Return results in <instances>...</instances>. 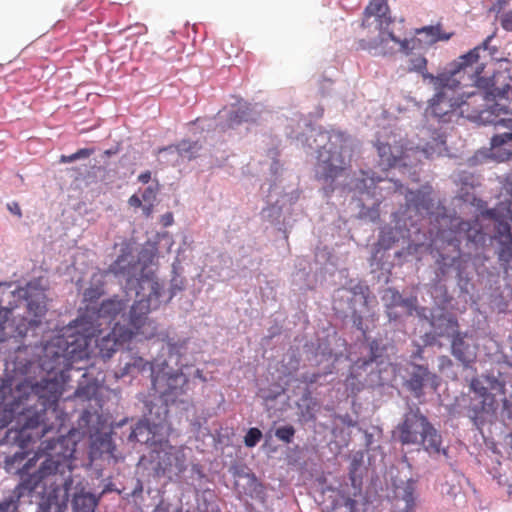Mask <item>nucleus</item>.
I'll return each mask as SVG.
<instances>
[{"label":"nucleus","instance_id":"1","mask_svg":"<svg viewBox=\"0 0 512 512\" xmlns=\"http://www.w3.org/2000/svg\"><path fill=\"white\" fill-rule=\"evenodd\" d=\"M127 306L128 300L118 297L104 300L99 307L88 305L86 315L64 327L44 344L39 357L40 368L52 378L59 379L63 385L77 381L75 396L83 400L91 399L105 376L101 371H96L94 365L77 364L88 358L89 343L95 332L102 333L100 327L103 324L110 326Z\"/></svg>","mask_w":512,"mask_h":512},{"label":"nucleus","instance_id":"2","mask_svg":"<svg viewBox=\"0 0 512 512\" xmlns=\"http://www.w3.org/2000/svg\"><path fill=\"white\" fill-rule=\"evenodd\" d=\"M62 393L63 384L59 379L52 377L42 378L35 382L25 379L10 388L8 394L5 391L3 392L1 427L15 422V426L5 432L4 442L15 444L19 448V450L5 458V469L8 473L20 474L21 479L27 475H32L30 469L36 465V462L41 464L47 455L46 445L61 438L41 442L39 452L25 461L27 453L23 449L27 440L31 437L27 431L38 428L45 422L46 412L56 410Z\"/></svg>","mask_w":512,"mask_h":512},{"label":"nucleus","instance_id":"3","mask_svg":"<svg viewBox=\"0 0 512 512\" xmlns=\"http://www.w3.org/2000/svg\"><path fill=\"white\" fill-rule=\"evenodd\" d=\"M437 228L430 237L431 254L438 266L437 282L430 290L438 306L447 305L451 297L441 282L450 277L457 280L461 292L469 293L470 277L467 272L468 261L472 260L479 275L488 272L484 265L489 257L485 254V245L491 237L483 232L478 220H463L455 214L446 213L443 208L436 212Z\"/></svg>","mask_w":512,"mask_h":512},{"label":"nucleus","instance_id":"4","mask_svg":"<svg viewBox=\"0 0 512 512\" xmlns=\"http://www.w3.org/2000/svg\"><path fill=\"white\" fill-rule=\"evenodd\" d=\"M47 455L40 464L43 487L38 512H95L100 496L92 492L89 481L75 471L76 442L70 436L46 445Z\"/></svg>","mask_w":512,"mask_h":512},{"label":"nucleus","instance_id":"5","mask_svg":"<svg viewBox=\"0 0 512 512\" xmlns=\"http://www.w3.org/2000/svg\"><path fill=\"white\" fill-rule=\"evenodd\" d=\"M339 186L344 191L359 196L356 201V206L360 208L358 215L360 218L369 219L370 221H376L379 218L378 207L382 200L388 194L396 192L405 197V211L413 210L415 214H425L429 217L432 226L429 230L431 235L438 226L435 216L440 207L446 213L453 214L442 203L434 201L431 197V187H422L417 190L406 189L398 180L376 176L371 170L360 169L351 176L345 177Z\"/></svg>","mask_w":512,"mask_h":512},{"label":"nucleus","instance_id":"6","mask_svg":"<svg viewBox=\"0 0 512 512\" xmlns=\"http://www.w3.org/2000/svg\"><path fill=\"white\" fill-rule=\"evenodd\" d=\"M111 272L121 283L125 282L124 289L127 296L134 294L135 301L129 314V326L134 336L151 339L157 334L155 321L147 315L151 310L157 309L162 303L160 286L153 276L144 274L141 264L131 253H123L109 267Z\"/></svg>","mask_w":512,"mask_h":512},{"label":"nucleus","instance_id":"7","mask_svg":"<svg viewBox=\"0 0 512 512\" xmlns=\"http://www.w3.org/2000/svg\"><path fill=\"white\" fill-rule=\"evenodd\" d=\"M466 68V82L477 90L467 92V99L484 103L474 110L468 118L478 123H499L496 111L512 115V76L508 68L485 70L486 66ZM503 120H501L502 122Z\"/></svg>","mask_w":512,"mask_h":512},{"label":"nucleus","instance_id":"8","mask_svg":"<svg viewBox=\"0 0 512 512\" xmlns=\"http://www.w3.org/2000/svg\"><path fill=\"white\" fill-rule=\"evenodd\" d=\"M310 149L317 152L315 175L327 187L325 192H333L338 184L336 180L343 176L359 153V141L339 130L311 129L306 138Z\"/></svg>","mask_w":512,"mask_h":512},{"label":"nucleus","instance_id":"9","mask_svg":"<svg viewBox=\"0 0 512 512\" xmlns=\"http://www.w3.org/2000/svg\"><path fill=\"white\" fill-rule=\"evenodd\" d=\"M472 66H455L450 71H444L433 75L427 72V66H413L409 69L411 72L421 74L426 84L430 85L435 94L428 101L425 109V117L433 119L438 123H448L464 116V106H469L467 92L460 93L459 90L468 87L469 83L465 80L466 68Z\"/></svg>","mask_w":512,"mask_h":512},{"label":"nucleus","instance_id":"10","mask_svg":"<svg viewBox=\"0 0 512 512\" xmlns=\"http://www.w3.org/2000/svg\"><path fill=\"white\" fill-rule=\"evenodd\" d=\"M159 347L158 355L151 364V383L152 388L158 394L160 401L166 404L181 405V408L187 410L192 405L187 393L189 387V377L183 372L181 357L184 345L174 343L171 340L157 341Z\"/></svg>","mask_w":512,"mask_h":512},{"label":"nucleus","instance_id":"11","mask_svg":"<svg viewBox=\"0 0 512 512\" xmlns=\"http://www.w3.org/2000/svg\"><path fill=\"white\" fill-rule=\"evenodd\" d=\"M508 392L507 380L502 374L482 375L472 378L469 384L468 404L465 406L466 415L478 429L492 423L496 418L498 403L495 394Z\"/></svg>","mask_w":512,"mask_h":512},{"label":"nucleus","instance_id":"12","mask_svg":"<svg viewBox=\"0 0 512 512\" xmlns=\"http://www.w3.org/2000/svg\"><path fill=\"white\" fill-rule=\"evenodd\" d=\"M412 213L413 210L395 212L394 226H385L381 229L370 258L371 267H378V253L381 250L390 249L400 240L407 243V253L410 255L418 254L426 247L428 237L421 227L412 221Z\"/></svg>","mask_w":512,"mask_h":512},{"label":"nucleus","instance_id":"13","mask_svg":"<svg viewBox=\"0 0 512 512\" xmlns=\"http://www.w3.org/2000/svg\"><path fill=\"white\" fill-rule=\"evenodd\" d=\"M379 156V166L382 170L389 168L398 169L403 175H407L412 181H418L417 164L410 162L411 154H421L427 159L445 156L447 154V146L444 138L434 131L431 141H428L421 148L417 147L415 151L395 146L391 147L389 144L379 143L377 145Z\"/></svg>","mask_w":512,"mask_h":512},{"label":"nucleus","instance_id":"14","mask_svg":"<svg viewBox=\"0 0 512 512\" xmlns=\"http://www.w3.org/2000/svg\"><path fill=\"white\" fill-rule=\"evenodd\" d=\"M398 432L403 445L422 446L431 457L447 456V450L441 446V435L417 406L409 407Z\"/></svg>","mask_w":512,"mask_h":512},{"label":"nucleus","instance_id":"15","mask_svg":"<svg viewBox=\"0 0 512 512\" xmlns=\"http://www.w3.org/2000/svg\"><path fill=\"white\" fill-rule=\"evenodd\" d=\"M333 308L344 318H350L353 326L365 335L368 321L373 322V312L369 306V288L360 281H351L348 287L335 291Z\"/></svg>","mask_w":512,"mask_h":512},{"label":"nucleus","instance_id":"16","mask_svg":"<svg viewBox=\"0 0 512 512\" xmlns=\"http://www.w3.org/2000/svg\"><path fill=\"white\" fill-rule=\"evenodd\" d=\"M44 294L31 284L26 287H13L12 284H0V319L7 320L8 315L24 301L26 307L35 316H40L45 311L42 302Z\"/></svg>","mask_w":512,"mask_h":512},{"label":"nucleus","instance_id":"17","mask_svg":"<svg viewBox=\"0 0 512 512\" xmlns=\"http://www.w3.org/2000/svg\"><path fill=\"white\" fill-rule=\"evenodd\" d=\"M404 373L403 385L416 398L423 396L426 387L436 390L439 386V377L430 371L426 363L409 361L405 365Z\"/></svg>","mask_w":512,"mask_h":512},{"label":"nucleus","instance_id":"18","mask_svg":"<svg viewBox=\"0 0 512 512\" xmlns=\"http://www.w3.org/2000/svg\"><path fill=\"white\" fill-rule=\"evenodd\" d=\"M364 454L357 451L350 456L349 480L350 486H342L339 490V500L336 505L344 506L347 512H358V498L362 494V477L358 470L362 466Z\"/></svg>","mask_w":512,"mask_h":512},{"label":"nucleus","instance_id":"19","mask_svg":"<svg viewBox=\"0 0 512 512\" xmlns=\"http://www.w3.org/2000/svg\"><path fill=\"white\" fill-rule=\"evenodd\" d=\"M381 301L390 322L397 321L403 316H410L413 312H417L419 316L426 317L424 314L426 311L425 308L418 310L416 297L411 296L404 298L394 288H385L381 292Z\"/></svg>","mask_w":512,"mask_h":512},{"label":"nucleus","instance_id":"20","mask_svg":"<svg viewBox=\"0 0 512 512\" xmlns=\"http://www.w3.org/2000/svg\"><path fill=\"white\" fill-rule=\"evenodd\" d=\"M43 486V475L40 473V467L22 478V481L8 492L0 500V512H19L23 499H29L31 493L39 486Z\"/></svg>","mask_w":512,"mask_h":512},{"label":"nucleus","instance_id":"21","mask_svg":"<svg viewBox=\"0 0 512 512\" xmlns=\"http://www.w3.org/2000/svg\"><path fill=\"white\" fill-rule=\"evenodd\" d=\"M157 463L154 470L158 476H166L169 479L179 477L187 469V457L183 449L168 447L157 451Z\"/></svg>","mask_w":512,"mask_h":512},{"label":"nucleus","instance_id":"22","mask_svg":"<svg viewBox=\"0 0 512 512\" xmlns=\"http://www.w3.org/2000/svg\"><path fill=\"white\" fill-rule=\"evenodd\" d=\"M133 338V331L116 321L111 330L96 340L99 355L102 360L110 359L124 342Z\"/></svg>","mask_w":512,"mask_h":512},{"label":"nucleus","instance_id":"23","mask_svg":"<svg viewBox=\"0 0 512 512\" xmlns=\"http://www.w3.org/2000/svg\"><path fill=\"white\" fill-rule=\"evenodd\" d=\"M233 99L235 101L231 103V110L225 115L227 119L222 129L235 128L244 122H256L259 119L260 104H250L239 97H233Z\"/></svg>","mask_w":512,"mask_h":512},{"label":"nucleus","instance_id":"24","mask_svg":"<svg viewBox=\"0 0 512 512\" xmlns=\"http://www.w3.org/2000/svg\"><path fill=\"white\" fill-rule=\"evenodd\" d=\"M380 39L381 43H386L388 40H391L397 44V52L409 57V61L412 64H427L425 54L429 49L426 45H423L420 38H417L416 35L410 39L400 40L393 34V32H388L386 35L381 32Z\"/></svg>","mask_w":512,"mask_h":512},{"label":"nucleus","instance_id":"25","mask_svg":"<svg viewBox=\"0 0 512 512\" xmlns=\"http://www.w3.org/2000/svg\"><path fill=\"white\" fill-rule=\"evenodd\" d=\"M383 363L382 349L380 348L379 343L376 340H373L369 345L368 355L354 361L351 368L352 373L360 374V371L367 372L372 383H379L382 380L380 375L381 369L379 366Z\"/></svg>","mask_w":512,"mask_h":512},{"label":"nucleus","instance_id":"26","mask_svg":"<svg viewBox=\"0 0 512 512\" xmlns=\"http://www.w3.org/2000/svg\"><path fill=\"white\" fill-rule=\"evenodd\" d=\"M166 434L167 432L162 430L160 424H153L143 419L131 428L128 440L147 444L151 447H162L163 443H166Z\"/></svg>","mask_w":512,"mask_h":512},{"label":"nucleus","instance_id":"27","mask_svg":"<svg viewBox=\"0 0 512 512\" xmlns=\"http://www.w3.org/2000/svg\"><path fill=\"white\" fill-rule=\"evenodd\" d=\"M451 354L462 365L470 368L477 357V346L467 333L460 332L451 340Z\"/></svg>","mask_w":512,"mask_h":512},{"label":"nucleus","instance_id":"28","mask_svg":"<svg viewBox=\"0 0 512 512\" xmlns=\"http://www.w3.org/2000/svg\"><path fill=\"white\" fill-rule=\"evenodd\" d=\"M390 10L385 0H371L363 12L362 27L371 25L370 18L374 17L380 31L386 29L392 22Z\"/></svg>","mask_w":512,"mask_h":512},{"label":"nucleus","instance_id":"29","mask_svg":"<svg viewBox=\"0 0 512 512\" xmlns=\"http://www.w3.org/2000/svg\"><path fill=\"white\" fill-rule=\"evenodd\" d=\"M430 325L437 337H447L452 340L460 333L457 319L444 312L432 313Z\"/></svg>","mask_w":512,"mask_h":512},{"label":"nucleus","instance_id":"30","mask_svg":"<svg viewBox=\"0 0 512 512\" xmlns=\"http://www.w3.org/2000/svg\"><path fill=\"white\" fill-rule=\"evenodd\" d=\"M281 193L282 191H280V187L276 183L269 184L267 195V203L269 205L263 208L261 211L262 218L274 225H278L279 230L282 229L280 221L282 208L279 205L280 200L278 197L275 198L274 196H279Z\"/></svg>","mask_w":512,"mask_h":512},{"label":"nucleus","instance_id":"31","mask_svg":"<svg viewBox=\"0 0 512 512\" xmlns=\"http://www.w3.org/2000/svg\"><path fill=\"white\" fill-rule=\"evenodd\" d=\"M169 405L170 404L160 401V399L158 402L146 400L144 402V420L153 424H160L162 426V430L167 432L168 426L166 419L168 416Z\"/></svg>","mask_w":512,"mask_h":512},{"label":"nucleus","instance_id":"32","mask_svg":"<svg viewBox=\"0 0 512 512\" xmlns=\"http://www.w3.org/2000/svg\"><path fill=\"white\" fill-rule=\"evenodd\" d=\"M296 271L292 275L293 283L299 289H310L314 285V278L312 276L313 266L310 261L305 257H299L295 263Z\"/></svg>","mask_w":512,"mask_h":512},{"label":"nucleus","instance_id":"33","mask_svg":"<svg viewBox=\"0 0 512 512\" xmlns=\"http://www.w3.org/2000/svg\"><path fill=\"white\" fill-rule=\"evenodd\" d=\"M203 150L202 145L198 141L182 140L177 146H169L160 149V155L176 154L184 159L192 160L201 157Z\"/></svg>","mask_w":512,"mask_h":512},{"label":"nucleus","instance_id":"34","mask_svg":"<svg viewBox=\"0 0 512 512\" xmlns=\"http://www.w3.org/2000/svg\"><path fill=\"white\" fill-rule=\"evenodd\" d=\"M415 35L417 38H420L423 45H426L427 48L430 49L439 41L449 40L453 33H446L442 31V25L438 23L437 25L424 26L422 28L415 29Z\"/></svg>","mask_w":512,"mask_h":512},{"label":"nucleus","instance_id":"35","mask_svg":"<svg viewBox=\"0 0 512 512\" xmlns=\"http://www.w3.org/2000/svg\"><path fill=\"white\" fill-rule=\"evenodd\" d=\"M497 120H503L499 123H482L483 125H494V126H502L508 129V131L500 132L495 134L491 138V146L493 148L500 147L504 145L505 143L512 140V115L511 114H504L499 113V111H496Z\"/></svg>","mask_w":512,"mask_h":512},{"label":"nucleus","instance_id":"36","mask_svg":"<svg viewBox=\"0 0 512 512\" xmlns=\"http://www.w3.org/2000/svg\"><path fill=\"white\" fill-rule=\"evenodd\" d=\"M91 438V454L93 456H96L97 454L100 456L107 454L113 458L116 457L114 455L115 445L112 442V437L109 432L95 433L94 435H91Z\"/></svg>","mask_w":512,"mask_h":512},{"label":"nucleus","instance_id":"37","mask_svg":"<svg viewBox=\"0 0 512 512\" xmlns=\"http://www.w3.org/2000/svg\"><path fill=\"white\" fill-rule=\"evenodd\" d=\"M121 363L123 364L120 368L121 376L133 374L134 372L145 371L147 367H149V370L151 371L152 362H148L142 357L130 352H126L122 355Z\"/></svg>","mask_w":512,"mask_h":512},{"label":"nucleus","instance_id":"38","mask_svg":"<svg viewBox=\"0 0 512 512\" xmlns=\"http://www.w3.org/2000/svg\"><path fill=\"white\" fill-rule=\"evenodd\" d=\"M415 487L416 483L412 478H409L406 481H401L400 484H395L397 497L405 503L403 512H410L415 506Z\"/></svg>","mask_w":512,"mask_h":512},{"label":"nucleus","instance_id":"39","mask_svg":"<svg viewBox=\"0 0 512 512\" xmlns=\"http://www.w3.org/2000/svg\"><path fill=\"white\" fill-rule=\"evenodd\" d=\"M480 214L494 222V241L504 239V236L512 237L510 224L507 221L499 219L496 209L481 210Z\"/></svg>","mask_w":512,"mask_h":512},{"label":"nucleus","instance_id":"40","mask_svg":"<svg viewBox=\"0 0 512 512\" xmlns=\"http://www.w3.org/2000/svg\"><path fill=\"white\" fill-rule=\"evenodd\" d=\"M141 266H142V269H143V273L144 274H149L150 276H153L154 279L157 281V283L159 284L160 286V292L162 294V302H168L171 300V298L173 296H175L179 291H182L185 287V280L184 278L180 277L179 275L175 274L173 276V278L171 279V287H170V292H169V296L168 297H165V291L163 290V286L162 284L159 283V281L157 280V278L155 277V275L150 271V270H146L144 265L138 261ZM173 273H176V267H175V264H173Z\"/></svg>","mask_w":512,"mask_h":512},{"label":"nucleus","instance_id":"41","mask_svg":"<svg viewBox=\"0 0 512 512\" xmlns=\"http://www.w3.org/2000/svg\"><path fill=\"white\" fill-rule=\"evenodd\" d=\"M245 483L241 484L239 480L235 481V486L238 488L240 493H244L251 497L259 496L263 492V487L258 481L256 476L252 473L244 479Z\"/></svg>","mask_w":512,"mask_h":512},{"label":"nucleus","instance_id":"42","mask_svg":"<svg viewBox=\"0 0 512 512\" xmlns=\"http://www.w3.org/2000/svg\"><path fill=\"white\" fill-rule=\"evenodd\" d=\"M497 243L496 253L500 261L509 263L512 259V237L504 236V239L495 241Z\"/></svg>","mask_w":512,"mask_h":512},{"label":"nucleus","instance_id":"43","mask_svg":"<svg viewBox=\"0 0 512 512\" xmlns=\"http://www.w3.org/2000/svg\"><path fill=\"white\" fill-rule=\"evenodd\" d=\"M491 37H488L480 46L475 47L470 50L467 54H465L462 58L464 62L462 64H474L478 62L481 58H485V56H481V53H487L488 55H492L489 51L488 43Z\"/></svg>","mask_w":512,"mask_h":512},{"label":"nucleus","instance_id":"44","mask_svg":"<svg viewBox=\"0 0 512 512\" xmlns=\"http://www.w3.org/2000/svg\"><path fill=\"white\" fill-rule=\"evenodd\" d=\"M214 494L210 489H205L201 494L197 493L198 509L207 512L209 508L213 509Z\"/></svg>","mask_w":512,"mask_h":512},{"label":"nucleus","instance_id":"45","mask_svg":"<svg viewBox=\"0 0 512 512\" xmlns=\"http://www.w3.org/2000/svg\"><path fill=\"white\" fill-rule=\"evenodd\" d=\"M508 392L506 394H501L503 398L502 401V413L508 418L512 420V384L507 382Z\"/></svg>","mask_w":512,"mask_h":512},{"label":"nucleus","instance_id":"46","mask_svg":"<svg viewBox=\"0 0 512 512\" xmlns=\"http://www.w3.org/2000/svg\"><path fill=\"white\" fill-rule=\"evenodd\" d=\"M104 293L102 285L95 284L85 289L83 299L85 302L93 303Z\"/></svg>","mask_w":512,"mask_h":512},{"label":"nucleus","instance_id":"47","mask_svg":"<svg viewBox=\"0 0 512 512\" xmlns=\"http://www.w3.org/2000/svg\"><path fill=\"white\" fill-rule=\"evenodd\" d=\"M295 434V429L291 425L281 426L275 430V436L285 442L291 443Z\"/></svg>","mask_w":512,"mask_h":512},{"label":"nucleus","instance_id":"48","mask_svg":"<svg viewBox=\"0 0 512 512\" xmlns=\"http://www.w3.org/2000/svg\"><path fill=\"white\" fill-rule=\"evenodd\" d=\"M93 153V150L92 149H88V148H82V149H79L77 152L71 154V155H62L60 157V162L61 163H71V162H74L76 160H79V159H85V158H88L91 154Z\"/></svg>","mask_w":512,"mask_h":512},{"label":"nucleus","instance_id":"49","mask_svg":"<svg viewBox=\"0 0 512 512\" xmlns=\"http://www.w3.org/2000/svg\"><path fill=\"white\" fill-rule=\"evenodd\" d=\"M261 438L262 432L258 428H250L244 437V444L246 447L252 448L257 445Z\"/></svg>","mask_w":512,"mask_h":512},{"label":"nucleus","instance_id":"50","mask_svg":"<svg viewBox=\"0 0 512 512\" xmlns=\"http://www.w3.org/2000/svg\"><path fill=\"white\" fill-rule=\"evenodd\" d=\"M220 261L223 262L224 266L220 268L218 271V275L222 279H229L233 277V271L230 269V265L232 264L231 258L227 255H220Z\"/></svg>","mask_w":512,"mask_h":512},{"label":"nucleus","instance_id":"51","mask_svg":"<svg viewBox=\"0 0 512 512\" xmlns=\"http://www.w3.org/2000/svg\"><path fill=\"white\" fill-rule=\"evenodd\" d=\"M229 471L233 477L239 481L246 479L247 476L251 474L248 468L243 465H233L230 467Z\"/></svg>","mask_w":512,"mask_h":512},{"label":"nucleus","instance_id":"52","mask_svg":"<svg viewBox=\"0 0 512 512\" xmlns=\"http://www.w3.org/2000/svg\"><path fill=\"white\" fill-rule=\"evenodd\" d=\"M283 393H284V389L280 386H277L274 389L262 390L261 397L264 399V401L268 402V401L275 400Z\"/></svg>","mask_w":512,"mask_h":512},{"label":"nucleus","instance_id":"53","mask_svg":"<svg viewBox=\"0 0 512 512\" xmlns=\"http://www.w3.org/2000/svg\"><path fill=\"white\" fill-rule=\"evenodd\" d=\"M205 477L201 467L199 465H192L190 469V481L189 484L196 486V482H200Z\"/></svg>","mask_w":512,"mask_h":512},{"label":"nucleus","instance_id":"54","mask_svg":"<svg viewBox=\"0 0 512 512\" xmlns=\"http://www.w3.org/2000/svg\"><path fill=\"white\" fill-rule=\"evenodd\" d=\"M500 23L504 30L512 31V9L500 17Z\"/></svg>","mask_w":512,"mask_h":512},{"label":"nucleus","instance_id":"55","mask_svg":"<svg viewBox=\"0 0 512 512\" xmlns=\"http://www.w3.org/2000/svg\"><path fill=\"white\" fill-rule=\"evenodd\" d=\"M424 349L420 346L417 347L415 351L412 352L410 356V361H415L418 363H424V357H423Z\"/></svg>","mask_w":512,"mask_h":512},{"label":"nucleus","instance_id":"56","mask_svg":"<svg viewBox=\"0 0 512 512\" xmlns=\"http://www.w3.org/2000/svg\"><path fill=\"white\" fill-rule=\"evenodd\" d=\"M503 190L506 194L511 196V203L512 205V175L508 176L503 184Z\"/></svg>","mask_w":512,"mask_h":512},{"label":"nucleus","instance_id":"57","mask_svg":"<svg viewBox=\"0 0 512 512\" xmlns=\"http://www.w3.org/2000/svg\"><path fill=\"white\" fill-rule=\"evenodd\" d=\"M319 377H320V375L317 374V373H312V374L305 373V374L302 375V380L304 382L313 384V383L317 382Z\"/></svg>","mask_w":512,"mask_h":512},{"label":"nucleus","instance_id":"58","mask_svg":"<svg viewBox=\"0 0 512 512\" xmlns=\"http://www.w3.org/2000/svg\"><path fill=\"white\" fill-rule=\"evenodd\" d=\"M509 1L510 0H497L493 4L491 10L499 13L502 9H504V7L508 4Z\"/></svg>","mask_w":512,"mask_h":512},{"label":"nucleus","instance_id":"59","mask_svg":"<svg viewBox=\"0 0 512 512\" xmlns=\"http://www.w3.org/2000/svg\"><path fill=\"white\" fill-rule=\"evenodd\" d=\"M7 208H8V210H9L12 214H14V215H16V216H18V217H21L22 213H21V209H20V206L18 205V203H15V202H13V203H9V204L7 205Z\"/></svg>","mask_w":512,"mask_h":512},{"label":"nucleus","instance_id":"60","mask_svg":"<svg viewBox=\"0 0 512 512\" xmlns=\"http://www.w3.org/2000/svg\"><path fill=\"white\" fill-rule=\"evenodd\" d=\"M151 179V173L150 171H145L143 173H141L139 176H138V180L139 182L143 183V184H146L150 181Z\"/></svg>","mask_w":512,"mask_h":512},{"label":"nucleus","instance_id":"61","mask_svg":"<svg viewBox=\"0 0 512 512\" xmlns=\"http://www.w3.org/2000/svg\"><path fill=\"white\" fill-rule=\"evenodd\" d=\"M452 365V361L449 357L447 356H441L439 358V367L440 369H443L445 366H451Z\"/></svg>","mask_w":512,"mask_h":512},{"label":"nucleus","instance_id":"62","mask_svg":"<svg viewBox=\"0 0 512 512\" xmlns=\"http://www.w3.org/2000/svg\"><path fill=\"white\" fill-rule=\"evenodd\" d=\"M365 445L367 448H371L372 444H373V435L368 433V432H365Z\"/></svg>","mask_w":512,"mask_h":512},{"label":"nucleus","instance_id":"63","mask_svg":"<svg viewBox=\"0 0 512 512\" xmlns=\"http://www.w3.org/2000/svg\"><path fill=\"white\" fill-rule=\"evenodd\" d=\"M129 204L131 206H136L137 207V206L141 205V200L137 196L133 195L129 199Z\"/></svg>","mask_w":512,"mask_h":512},{"label":"nucleus","instance_id":"64","mask_svg":"<svg viewBox=\"0 0 512 512\" xmlns=\"http://www.w3.org/2000/svg\"><path fill=\"white\" fill-rule=\"evenodd\" d=\"M505 444L512 449V433H509L505 436Z\"/></svg>","mask_w":512,"mask_h":512}]
</instances>
